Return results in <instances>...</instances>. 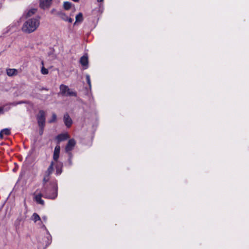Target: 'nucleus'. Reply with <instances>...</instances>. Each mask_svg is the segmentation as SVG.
Here are the masks:
<instances>
[{
    "instance_id": "obj_19",
    "label": "nucleus",
    "mask_w": 249,
    "mask_h": 249,
    "mask_svg": "<svg viewBox=\"0 0 249 249\" xmlns=\"http://www.w3.org/2000/svg\"><path fill=\"white\" fill-rule=\"evenodd\" d=\"M56 118H57V117H56V115H55V114L53 113L52 115V118L49 121V122L50 123H52L55 122L56 120Z\"/></svg>"
},
{
    "instance_id": "obj_3",
    "label": "nucleus",
    "mask_w": 249,
    "mask_h": 249,
    "mask_svg": "<svg viewBox=\"0 0 249 249\" xmlns=\"http://www.w3.org/2000/svg\"><path fill=\"white\" fill-rule=\"evenodd\" d=\"M40 24L39 20L37 18H30L27 20L23 24L21 30L27 34L35 31Z\"/></svg>"
},
{
    "instance_id": "obj_18",
    "label": "nucleus",
    "mask_w": 249,
    "mask_h": 249,
    "mask_svg": "<svg viewBox=\"0 0 249 249\" xmlns=\"http://www.w3.org/2000/svg\"><path fill=\"white\" fill-rule=\"evenodd\" d=\"M56 14L60 16V18L64 21H66L67 18H68V16H67L65 13H59L57 12L56 13Z\"/></svg>"
},
{
    "instance_id": "obj_7",
    "label": "nucleus",
    "mask_w": 249,
    "mask_h": 249,
    "mask_svg": "<svg viewBox=\"0 0 249 249\" xmlns=\"http://www.w3.org/2000/svg\"><path fill=\"white\" fill-rule=\"evenodd\" d=\"M64 122L67 127H70L72 124V121L68 114L66 113L63 117Z\"/></svg>"
},
{
    "instance_id": "obj_24",
    "label": "nucleus",
    "mask_w": 249,
    "mask_h": 249,
    "mask_svg": "<svg viewBox=\"0 0 249 249\" xmlns=\"http://www.w3.org/2000/svg\"><path fill=\"white\" fill-rule=\"evenodd\" d=\"M42 219L44 221H46L47 218L46 216H44L42 217Z\"/></svg>"
},
{
    "instance_id": "obj_23",
    "label": "nucleus",
    "mask_w": 249,
    "mask_h": 249,
    "mask_svg": "<svg viewBox=\"0 0 249 249\" xmlns=\"http://www.w3.org/2000/svg\"><path fill=\"white\" fill-rule=\"evenodd\" d=\"M50 12L52 14H55L56 13V10L55 9H53Z\"/></svg>"
},
{
    "instance_id": "obj_6",
    "label": "nucleus",
    "mask_w": 249,
    "mask_h": 249,
    "mask_svg": "<svg viewBox=\"0 0 249 249\" xmlns=\"http://www.w3.org/2000/svg\"><path fill=\"white\" fill-rule=\"evenodd\" d=\"M76 144L75 141L74 139H71L69 141L67 145L65 147L66 152L69 153L71 155L70 152L73 149Z\"/></svg>"
},
{
    "instance_id": "obj_22",
    "label": "nucleus",
    "mask_w": 249,
    "mask_h": 249,
    "mask_svg": "<svg viewBox=\"0 0 249 249\" xmlns=\"http://www.w3.org/2000/svg\"><path fill=\"white\" fill-rule=\"evenodd\" d=\"M72 20H72V19L71 18H69L68 17V18H67V20L66 21H68V22H69L70 23H71V22H72Z\"/></svg>"
},
{
    "instance_id": "obj_15",
    "label": "nucleus",
    "mask_w": 249,
    "mask_h": 249,
    "mask_svg": "<svg viewBox=\"0 0 249 249\" xmlns=\"http://www.w3.org/2000/svg\"><path fill=\"white\" fill-rule=\"evenodd\" d=\"M71 6V3L70 2L66 1L64 2L63 7L65 10H69L70 9Z\"/></svg>"
},
{
    "instance_id": "obj_27",
    "label": "nucleus",
    "mask_w": 249,
    "mask_h": 249,
    "mask_svg": "<svg viewBox=\"0 0 249 249\" xmlns=\"http://www.w3.org/2000/svg\"><path fill=\"white\" fill-rule=\"evenodd\" d=\"M46 231H47V232L48 233V236L47 237V238H49V237H51L50 234L48 232V231L47 230H46Z\"/></svg>"
},
{
    "instance_id": "obj_12",
    "label": "nucleus",
    "mask_w": 249,
    "mask_h": 249,
    "mask_svg": "<svg viewBox=\"0 0 249 249\" xmlns=\"http://www.w3.org/2000/svg\"><path fill=\"white\" fill-rule=\"evenodd\" d=\"M7 74L9 76H12L18 74V71L15 69H9L6 70Z\"/></svg>"
},
{
    "instance_id": "obj_9",
    "label": "nucleus",
    "mask_w": 249,
    "mask_h": 249,
    "mask_svg": "<svg viewBox=\"0 0 249 249\" xmlns=\"http://www.w3.org/2000/svg\"><path fill=\"white\" fill-rule=\"evenodd\" d=\"M80 64L84 67V69H86L88 66V58L87 56L84 55L82 56L80 59Z\"/></svg>"
},
{
    "instance_id": "obj_11",
    "label": "nucleus",
    "mask_w": 249,
    "mask_h": 249,
    "mask_svg": "<svg viewBox=\"0 0 249 249\" xmlns=\"http://www.w3.org/2000/svg\"><path fill=\"white\" fill-rule=\"evenodd\" d=\"M69 138V135L67 133L61 134L58 135L56 137V139L59 142L61 141H65Z\"/></svg>"
},
{
    "instance_id": "obj_13",
    "label": "nucleus",
    "mask_w": 249,
    "mask_h": 249,
    "mask_svg": "<svg viewBox=\"0 0 249 249\" xmlns=\"http://www.w3.org/2000/svg\"><path fill=\"white\" fill-rule=\"evenodd\" d=\"M83 20V15L81 13L77 14L75 17V21L74 25H75L77 22H81Z\"/></svg>"
},
{
    "instance_id": "obj_25",
    "label": "nucleus",
    "mask_w": 249,
    "mask_h": 249,
    "mask_svg": "<svg viewBox=\"0 0 249 249\" xmlns=\"http://www.w3.org/2000/svg\"><path fill=\"white\" fill-rule=\"evenodd\" d=\"M41 128V130H40V134H42V133H43V128H42V127H40Z\"/></svg>"
},
{
    "instance_id": "obj_16",
    "label": "nucleus",
    "mask_w": 249,
    "mask_h": 249,
    "mask_svg": "<svg viewBox=\"0 0 249 249\" xmlns=\"http://www.w3.org/2000/svg\"><path fill=\"white\" fill-rule=\"evenodd\" d=\"M41 64L42 65V67L41 69V72L42 74H47L49 72L48 69H46L44 67V63L43 61L41 62Z\"/></svg>"
},
{
    "instance_id": "obj_1",
    "label": "nucleus",
    "mask_w": 249,
    "mask_h": 249,
    "mask_svg": "<svg viewBox=\"0 0 249 249\" xmlns=\"http://www.w3.org/2000/svg\"><path fill=\"white\" fill-rule=\"evenodd\" d=\"M57 186L55 183L53 185L52 188L51 190V193H50V190L46 189L43 187L41 190L37 189L34 193V199L36 202L42 205H44V201L42 199V197L46 198L54 199L57 196Z\"/></svg>"
},
{
    "instance_id": "obj_14",
    "label": "nucleus",
    "mask_w": 249,
    "mask_h": 249,
    "mask_svg": "<svg viewBox=\"0 0 249 249\" xmlns=\"http://www.w3.org/2000/svg\"><path fill=\"white\" fill-rule=\"evenodd\" d=\"M36 12V9L35 8H33L28 11V12L27 13L26 16L27 17H31L32 15L35 14Z\"/></svg>"
},
{
    "instance_id": "obj_28",
    "label": "nucleus",
    "mask_w": 249,
    "mask_h": 249,
    "mask_svg": "<svg viewBox=\"0 0 249 249\" xmlns=\"http://www.w3.org/2000/svg\"><path fill=\"white\" fill-rule=\"evenodd\" d=\"M103 1H104V0H97V1L99 2H103Z\"/></svg>"
},
{
    "instance_id": "obj_4",
    "label": "nucleus",
    "mask_w": 249,
    "mask_h": 249,
    "mask_svg": "<svg viewBox=\"0 0 249 249\" xmlns=\"http://www.w3.org/2000/svg\"><path fill=\"white\" fill-rule=\"evenodd\" d=\"M59 93L66 96H76V92L71 90L67 86L62 84L60 86Z\"/></svg>"
},
{
    "instance_id": "obj_17",
    "label": "nucleus",
    "mask_w": 249,
    "mask_h": 249,
    "mask_svg": "<svg viewBox=\"0 0 249 249\" xmlns=\"http://www.w3.org/2000/svg\"><path fill=\"white\" fill-rule=\"evenodd\" d=\"M32 219L35 222L40 220V216L36 213H34L32 216Z\"/></svg>"
},
{
    "instance_id": "obj_21",
    "label": "nucleus",
    "mask_w": 249,
    "mask_h": 249,
    "mask_svg": "<svg viewBox=\"0 0 249 249\" xmlns=\"http://www.w3.org/2000/svg\"><path fill=\"white\" fill-rule=\"evenodd\" d=\"M50 175H48V174H46L45 173V175L44 177V178H43V182L44 183H46L47 182H48L49 180V176H50Z\"/></svg>"
},
{
    "instance_id": "obj_26",
    "label": "nucleus",
    "mask_w": 249,
    "mask_h": 249,
    "mask_svg": "<svg viewBox=\"0 0 249 249\" xmlns=\"http://www.w3.org/2000/svg\"><path fill=\"white\" fill-rule=\"evenodd\" d=\"M3 113V108L2 107H0V113Z\"/></svg>"
},
{
    "instance_id": "obj_20",
    "label": "nucleus",
    "mask_w": 249,
    "mask_h": 249,
    "mask_svg": "<svg viewBox=\"0 0 249 249\" xmlns=\"http://www.w3.org/2000/svg\"><path fill=\"white\" fill-rule=\"evenodd\" d=\"M86 78L87 83H88V85H89V88H91V81H90V76L89 75L87 74L86 76Z\"/></svg>"
},
{
    "instance_id": "obj_5",
    "label": "nucleus",
    "mask_w": 249,
    "mask_h": 249,
    "mask_svg": "<svg viewBox=\"0 0 249 249\" xmlns=\"http://www.w3.org/2000/svg\"><path fill=\"white\" fill-rule=\"evenodd\" d=\"M37 120L40 127L43 128L45 123V113L43 110H40L37 116Z\"/></svg>"
},
{
    "instance_id": "obj_29",
    "label": "nucleus",
    "mask_w": 249,
    "mask_h": 249,
    "mask_svg": "<svg viewBox=\"0 0 249 249\" xmlns=\"http://www.w3.org/2000/svg\"><path fill=\"white\" fill-rule=\"evenodd\" d=\"M72 0L75 2H77V1H78L79 0Z\"/></svg>"
},
{
    "instance_id": "obj_8",
    "label": "nucleus",
    "mask_w": 249,
    "mask_h": 249,
    "mask_svg": "<svg viewBox=\"0 0 249 249\" xmlns=\"http://www.w3.org/2000/svg\"><path fill=\"white\" fill-rule=\"evenodd\" d=\"M52 0H40V6L42 9L48 8L51 4Z\"/></svg>"
},
{
    "instance_id": "obj_2",
    "label": "nucleus",
    "mask_w": 249,
    "mask_h": 249,
    "mask_svg": "<svg viewBox=\"0 0 249 249\" xmlns=\"http://www.w3.org/2000/svg\"><path fill=\"white\" fill-rule=\"evenodd\" d=\"M60 151V147L59 145H57L55 148L53 154V161L51 163V164L48 168L46 171V174L51 175L53 171V166H55L56 174L57 175H60L62 172V163L58 161L59 157V153Z\"/></svg>"
},
{
    "instance_id": "obj_10",
    "label": "nucleus",
    "mask_w": 249,
    "mask_h": 249,
    "mask_svg": "<svg viewBox=\"0 0 249 249\" xmlns=\"http://www.w3.org/2000/svg\"><path fill=\"white\" fill-rule=\"evenodd\" d=\"M11 134V129L10 128H4L0 131V138L2 139L4 135L8 136Z\"/></svg>"
},
{
    "instance_id": "obj_30",
    "label": "nucleus",
    "mask_w": 249,
    "mask_h": 249,
    "mask_svg": "<svg viewBox=\"0 0 249 249\" xmlns=\"http://www.w3.org/2000/svg\"><path fill=\"white\" fill-rule=\"evenodd\" d=\"M69 162H70V163L71 164V159L69 160Z\"/></svg>"
}]
</instances>
